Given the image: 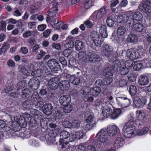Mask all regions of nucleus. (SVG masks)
<instances>
[{"label":"nucleus","mask_w":151,"mask_h":151,"mask_svg":"<svg viewBox=\"0 0 151 151\" xmlns=\"http://www.w3.org/2000/svg\"><path fill=\"white\" fill-rule=\"evenodd\" d=\"M23 119H20L18 116L10 115V117L12 122H13L12 124V126L13 127L12 129L15 132L19 131L21 127L23 128L25 127L27 122H30L31 118L29 114L25 113L23 114Z\"/></svg>","instance_id":"obj_1"},{"label":"nucleus","mask_w":151,"mask_h":151,"mask_svg":"<svg viewBox=\"0 0 151 151\" xmlns=\"http://www.w3.org/2000/svg\"><path fill=\"white\" fill-rule=\"evenodd\" d=\"M142 14L139 12H135L133 15H129V16L124 14H121L119 15L117 18L119 19L120 23H127L129 25H131L136 22H140L143 19Z\"/></svg>","instance_id":"obj_2"},{"label":"nucleus","mask_w":151,"mask_h":151,"mask_svg":"<svg viewBox=\"0 0 151 151\" xmlns=\"http://www.w3.org/2000/svg\"><path fill=\"white\" fill-rule=\"evenodd\" d=\"M82 89L81 91V96L84 101L92 102L94 99L93 96H96L101 92V90L99 86H95L90 89Z\"/></svg>","instance_id":"obj_3"},{"label":"nucleus","mask_w":151,"mask_h":151,"mask_svg":"<svg viewBox=\"0 0 151 151\" xmlns=\"http://www.w3.org/2000/svg\"><path fill=\"white\" fill-rule=\"evenodd\" d=\"M113 80L111 78H104L103 80L98 79L95 82L96 86H101L106 89L109 90V88L113 86Z\"/></svg>","instance_id":"obj_4"},{"label":"nucleus","mask_w":151,"mask_h":151,"mask_svg":"<svg viewBox=\"0 0 151 151\" xmlns=\"http://www.w3.org/2000/svg\"><path fill=\"white\" fill-rule=\"evenodd\" d=\"M71 134L67 131H63L60 133V138L59 140V145H61L62 149L65 147V146L67 145L69 142V140Z\"/></svg>","instance_id":"obj_5"},{"label":"nucleus","mask_w":151,"mask_h":151,"mask_svg":"<svg viewBox=\"0 0 151 151\" xmlns=\"http://www.w3.org/2000/svg\"><path fill=\"white\" fill-rule=\"evenodd\" d=\"M135 126H127L125 125L123 128L124 131L123 135L126 138H130L135 134Z\"/></svg>","instance_id":"obj_6"},{"label":"nucleus","mask_w":151,"mask_h":151,"mask_svg":"<svg viewBox=\"0 0 151 151\" xmlns=\"http://www.w3.org/2000/svg\"><path fill=\"white\" fill-rule=\"evenodd\" d=\"M48 66L52 72L57 73L61 69V66L58 62L56 60L52 59L48 61Z\"/></svg>","instance_id":"obj_7"},{"label":"nucleus","mask_w":151,"mask_h":151,"mask_svg":"<svg viewBox=\"0 0 151 151\" xmlns=\"http://www.w3.org/2000/svg\"><path fill=\"white\" fill-rule=\"evenodd\" d=\"M134 104L137 108H141L146 104L147 102L146 97L140 98L138 96H135L133 98Z\"/></svg>","instance_id":"obj_8"},{"label":"nucleus","mask_w":151,"mask_h":151,"mask_svg":"<svg viewBox=\"0 0 151 151\" xmlns=\"http://www.w3.org/2000/svg\"><path fill=\"white\" fill-rule=\"evenodd\" d=\"M91 36L95 45L97 47H101L104 39H102V37L98 34L95 31L91 33Z\"/></svg>","instance_id":"obj_9"},{"label":"nucleus","mask_w":151,"mask_h":151,"mask_svg":"<svg viewBox=\"0 0 151 151\" xmlns=\"http://www.w3.org/2000/svg\"><path fill=\"white\" fill-rule=\"evenodd\" d=\"M96 137L98 138V140L102 143H104L108 141L111 138L107 134L106 131L103 129L100 130L96 134Z\"/></svg>","instance_id":"obj_10"},{"label":"nucleus","mask_w":151,"mask_h":151,"mask_svg":"<svg viewBox=\"0 0 151 151\" xmlns=\"http://www.w3.org/2000/svg\"><path fill=\"white\" fill-rule=\"evenodd\" d=\"M49 22H50V24H48L49 27H51L57 30L60 29L62 25V22H59L58 20L55 18H51L48 17V24Z\"/></svg>","instance_id":"obj_11"},{"label":"nucleus","mask_w":151,"mask_h":151,"mask_svg":"<svg viewBox=\"0 0 151 151\" xmlns=\"http://www.w3.org/2000/svg\"><path fill=\"white\" fill-rule=\"evenodd\" d=\"M60 81V79L58 77L52 78L48 81V88L54 91L58 88Z\"/></svg>","instance_id":"obj_12"},{"label":"nucleus","mask_w":151,"mask_h":151,"mask_svg":"<svg viewBox=\"0 0 151 151\" xmlns=\"http://www.w3.org/2000/svg\"><path fill=\"white\" fill-rule=\"evenodd\" d=\"M56 0H53L54 3L52 4V6L48 11V16L51 18H55V16L58 10V3L56 2Z\"/></svg>","instance_id":"obj_13"},{"label":"nucleus","mask_w":151,"mask_h":151,"mask_svg":"<svg viewBox=\"0 0 151 151\" xmlns=\"http://www.w3.org/2000/svg\"><path fill=\"white\" fill-rule=\"evenodd\" d=\"M126 55L131 59L133 60L139 58L140 54L138 51L132 48L129 49L127 51Z\"/></svg>","instance_id":"obj_14"},{"label":"nucleus","mask_w":151,"mask_h":151,"mask_svg":"<svg viewBox=\"0 0 151 151\" xmlns=\"http://www.w3.org/2000/svg\"><path fill=\"white\" fill-rule=\"evenodd\" d=\"M85 136V133L82 130L75 131L74 134H71L69 141L72 142L75 139L78 140L83 138Z\"/></svg>","instance_id":"obj_15"},{"label":"nucleus","mask_w":151,"mask_h":151,"mask_svg":"<svg viewBox=\"0 0 151 151\" xmlns=\"http://www.w3.org/2000/svg\"><path fill=\"white\" fill-rule=\"evenodd\" d=\"M142 11H145L149 13H151V0H146L142 4H140L139 7Z\"/></svg>","instance_id":"obj_16"},{"label":"nucleus","mask_w":151,"mask_h":151,"mask_svg":"<svg viewBox=\"0 0 151 151\" xmlns=\"http://www.w3.org/2000/svg\"><path fill=\"white\" fill-rule=\"evenodd\" d=\"M103 52L105 55L109 59L114 56L113 55L112 47L108 44L104 45V48L103 49Z\"/></svg>","instance_id":"obj_17"},{"label":"nucleus","mask_w":151,"mask_h":151,"mask_svg":"<svg viewBox=\"0 0 151 151\" xmlns=\"http://www.w3.org/2000/svg\"><path fill=\"white\" fill-rule=\"evenodd\" d=\"M40 81L37 78H33L31 79L28 83L29 87L33 90L37 89L40 85Z\"/></svg>","instance_id":"obj_18"},{"label":"nucleus","mask_w":151,"mask_h":151,"mask_svg":"<svg viewBox=\"0 0 151 151\" xmlns=\"http://www.w3.org/2000/svg\"><path fill=\"white\" fill-rule=\"evenodd\" d=\"M116 100L119 104H120L123 107H127L129 106L131 104V100L125 97H118Z\"/></svg>","instance_id":"obj_19"},{"label":"nucleus","mask_w":151,"mask_h":151,"mask_svg":"<svg viewBox=\"0 0 151 151\" xmlns=\"http://www.w3.org/2000/svg\"><path fill=\"white\" fill-rule=\"evenodd\" d=\"M88 57L89 61L91 63H97L100 60L99 56L94 51L89 52L88 53Z\"/></svg>","instance_id":"obj_20"},{"label":"nucleus","mask_w":151,"mask_h":151,"mask_svg":"<svg viewBox=\"0 0 151 151\" xmlns=\"http://www.w3.org/2000/svg\"><path fill=\"white\" fill-rule=\"evenodd\" d=\"M136 117L138 121L142 122H145L148 120L147 115L143 110H137L136 112Z\"/></svg>","instance_id":"obj_21"},{"label":"nucleus","mask_w":151,"mask_h":151,"mask_svg":"<svg viewBox=\"0 0 151 151\" xmlns=\"http://www.w3.org/2000/svg\"><path fill=\"white\" fill-rule=\"evenodd\" d=\"M55 112L52 115L48 114V121H55L60 119L62 117V115L60 112L58 110H55Z\"/></svg>","instance_id":"obj_22"},{"label":"nucleus","mask_w":151,"mask_h":151,"mask_svg":"<svg viewBox=\"0 0 151 151\" xmlns=\"http://www.w3.org/2000/svg\"><path fill=\"white\" fill-rule=\"evenodd\" d=\"M113 68L111 67H107L104 69L103 71V74L105 78L113 79L112 76L114 71Z\"/></svg>","instance_id":"obj_23"},{"label":"nucleus","mask_w":151,"mask_h":151,"mask_svg":"<svg viewBox=\"0 0 151 151\" xmlns=\"http://www.w3.org/2000/svg\"><path fill=\"white\" fill-rule=\"evenodd\" d=\"M112 111L111 108L108 105L104 106L103 107L102 113V114L104 117L103 119L110 117Z\"/></svg>","instance_id":"obj_24"},{"label":"nucleus","mask_w":151,"mask_h":151,"mask_svg":"<svg viewBox=\"0 0 151 151\" xmlns=\"http://www.w3.org/2000/svg\"><path fill=\"white\" fill-rule=\"evenodd\" d=\"M59 101L61 105L66 106L68 105L70 103L71 98L69 95H64L60 97Z\"/></svg>","instance_id":"obj_25"},{"label":"nucleus","mask_w":151,"mask_h":151,"mask_svg":"<svg viewBox=\"0 0 151 151\" xmlns=\"http://www.w3.org/2000/svg\"><path fill=\"white\" fill-rule=\"evenodd\" d=\"M109 61L113 62L112 63V67L114 71H116L121 67L122 64L119 60H116V58L113 56V57L109 59Z\"/></svg>","instance_id":"obj_26"},{"label":"nucleus","mask_w":151,"mask_h":151,"mask_svg":"<svg viewBox=\"0 0 151 151\" xmlns=\"http://www.w3.org/2000/svg\"><path fill=\"white\" fill-rule=\"evenodd\" d=\"M118 128L114 125H111L108 126L106 132L107 134L111 138V137L114 135L117 132Z\"/></svg>","instance_id":"obj_27"},{"label":"nucleus","mask_w":151,"mask_h":151,"mask_svg":"<svg viewBox=\"0 0 151 151\" xmlns=\"http://www.w3.org/2000/svg\"><path fill=\"white\" fill-rule=\"evenodd\" d=\"M129 25L131 26H132L134 29L137 32H141L145 30V26L140 22H136L135 23Z\"/></svg>","instance_id":"obj_28"},{"label":"nucleus","mask_w":151,"mask_h":151,"mask_svg":"<svg viewBox=\"0 0 151 151\" xmlns=\"http://www.w3.org/2000/svg\"><path fill=\"white\" fill-rule=\"evenodd\" d=\"M70 83L67 80L61 81L59 84V87L61 91L66 90L69 88Z\"/></svg>","instance_id":"obj_29"},{"label":"nucleus","mask_w":151,"mask_h":151,"mask_svg":"<svg viewBox=\"0 0 151 151\" xmlns=\"http://www.w3.org/2000/svg\"><path fill=\"white\" fill-rule=\"evenodd\" d=\"M149 81L148 78L145 75L141 76L139 78L138 83L141 85H146L148 84Z\"/></svg>","instance_id":"obj_30"},{"label":"nucleus","mask_w":151,"mask_h":151,"mask_svg":"<svg viewBox=\"0 0 151 151\" xmlns=\"http://www.w3.org/2000/svg\"><path fill=\"white\" fill-rule=\"evenodd\" d=\"M139 124L140 125L141 124L139 121H137L136 119L133 117L131 116L129 118V120L125 124V125L127 126H135Z\"/></svg>","instance_id":"obj_31"},{"label":"nucleus","mask_w":151,"mask_h":151,"mask_svg":"<svg viewBox=\"0 0 151 151\" xmlns=\"http://www.w3.org/2000/svg\"><path fill=\"white\" fill-rule=\"evenodd\" d=\"M124 143L125 141L124 138L121 137H118L114 141V146L115 148H119L120 147L122 146Z\"/></svg>","instance_id":"obj_32"},{"label":"nucleus","mask_w":151,"mask_h":151,"mask_svg":"<svg viewBox=\"0 0 151 151\" xmlns=\"http://www.w3.org/2000/svg\"><path fill=\"white\" fill-rule=\"evenodd\" d=\"M99 32L102 39H104V38H106L108 36L106 27L105 25H101L99 28Z\"/></svg>","instance_id":"obj_33"},{"label":"nucleus","mask_w":151,"mask_h":151,"mask_svg":"<svg viewBox=\"0 0 151 151\" xmlns=\"http://www.w3.org/2000/svg\"><path fill=\"white\" fill-rule=\"evenodd\" d=\"M29 71L27 70L23 66H22L20 67V71L24 75L29 76L30 75V73L31 72L32 68V69L35 70V69L34 67V65L32 64H31L29 67Z\"/></svg>","instance_id":"obj_34"},{"label":"nucleus","mask_w":151,"mask_h":151,"mask_svg":"<svg viewBox=\"0 0 151 151\" xmlns=\"http://www.w3.org/2000/svg\"><path fill=\"white\" fill-rule=\"evenodd\" d=\"M36 103L35 104V106L37 108L42 107V111L46 114H47V105L45 104L43 105V102L41 101H39L38 100L36 101Z\"/></svg>","instance_id":"obj_35"},{"label":"nucleus","mask_w":151,"mask_h":151,"mask_svg":"<svg viewBox=\"0 0 151 151\" xmlns=\"http://www.w3.org/2000/svg\"><path fill=\"white\" fill-rule=\"evenodd\" d=\"M111 39L118 43H120L123 41V38L122 37L118 35H116L114 32L112 34Z\"/></svg>","instance_id":"obj_36"},{"label":"nucleus","mask_w":151,"mask_h":151,"mask_svg":"<svg viewBox=\"0 0 151 151\" xmlns=\"http://www.w3.org/2000/svg\"><path fill=\"white\" fill-rule=\"evenodd\" d=\"M31 91L29 89H24L22 91V97L24 98H29L31 97Z\"/></svg>","instance_id":"obj_37"},{"label":"nucleus","mask_w":151,"mask_h":151,"mask_svg":"<svg viewBox=\"0 0 151 151\" xmlns=\"http://www.w3.org/2000/svg\"><path fill=\"white\" fill-rule=\"evenodd\" d=\"M122 110L121 109H114L111 114V118L112 119L117 118L121 114Z\"/></svg>","instance_id":"obj_38"},{"label":"nucleus","mask_w":151,"mask_h":151,"mask_svg":"<svg viewBox=\"0 0 151 151\" xmlns=\"http://www.w3.org/2000/svg\"><path fill=\"white\" fill-rule=\"evenodd\" d=\"M55 135L53 131L48 133V135L49 137H48V144H52L55 143V140L54 139L55 137Z\"/></svg>","instance_id":"obj_39"},{"label":"nucleus","mask_w":151,"mask_h":151,"mask_svg":"<svg viewBox=\"0 0 151 151\" xmlns=\"http://www.w3.org/2000/svg\"><path fill=\"white\" fill-rule=\"evenodd\" d=\"M33 104V103L32 101L28 100L26 101L23 103L22 106L25 109L29 110L32 108Z\"/></svg>","instance_id":"obj_40"},{"label":"nucleus","mask_w":151,"mask_h":151,"mask_svg":"<svg viewBox=\"0 0 151 151\" xmlns=\"http://www.w3.org/2000/svg\"><path fill=\"white\" fill-rule=\"evenodd\" d=\"M9 48V44L7 42H4L0 48V55L4 54Z\"/></svg>","instance_id":"obj_41"},{"label":"nucleus","mask_w":151,"mask_h":151,"mask_svg":"<svg viewBox=\"0 0 151 151\" xmlns=\"http://www.w3.org/2000/svg\"><path fill=\"white\" fill-rule=\"evenodd\" d=\"M106 12V9L105 7H102L99 10L96 14V17L99 19H101L105 14Z\"/></svg>","instance_id":"obj_42"},{"label":"nucleus","mask_w":151,"mask_h":151,"mask_svg":"<svg viewBox=\"0 0 151 151\" xmlns=\"http://www.w3.org/2000/svg\"><path fill=\"white\" fill-rule=\"evenodd\" d=\"M69 80L70 83L75 85H78L80 83V78L74 76H71Z\"/></svg>","instance_id":"obj_43"},{"label":"nucleus","mask_w":151,"mask_h":151,"mask_svg":"<svg viewBox=\"0 0 151 151\" xmlns=\"http://www.w3.org/2000/svg\"><path fill=\"white\" fill-rule=\"evenodd\" d=\"M129 71V70L128 68L124 66L120 67L119 69L116 70V71L119 72L122 75H125L128 73Z\"/></svg>","instance_id":"obj_44"},{"label":"nucleus","mask_w":151,"mask_h":151,"mask_svg":"<svg viewBox=\"0 0 151 151\" xmlns=\"http://www.w3.org/2000/svg\"><path fill=\"white\" fill-rule=\"evenodd\" d=\"M128 91L130 94L132 96L136 94L137 89L135 86L131 85L129 87Z\"/></svg>","instance_id":"obj_45"},{"label":"nucleus","mask_w":151,"mask_h":151,"mask_svg":"<svg viewBox=\"0 0 151 151\" xmlns=\"http://www.w3.org/2000/svg\"><path fill=\"white\" fill-rule=\"evenodd\" d=\"M137 40V36L134 34H130L129 35L127 38V41L129 42H134Z\"/></svg>","instance_id":"obj_46"},{"label":"nucleus","mask_w":151,"mask_h":151,"mask_svg":"<svg viewBox=\"0 0 151 151\" xmlns=\"http://www.w3.org/2000/svg\"><path fill=\"white\" fill-rule=\"evenodd\" d=\"M75 47L77 50H79L83 48V43L79 40H76L75 43Z\"/></svg>","instance_id":"obj_47"},{"label":"nucleus","mask_w":151,"mask_h":151,"mask_svg":"<svg viewBox=\"0 0 151 151\" xmlns=\"http://www.w3.org/2000/svg\"><path fill=\"white\" fill-rule=\"evenodd\" d=\"M106 23L107 26L109 27H111L114 25L115 23V21L112 16H110L107 17Z\"/></svg>","instance_id":"obj_48"},{"label":"nucleus","mask_w":151,"mask_h":151,"mask_svg":"<svg viewBox=\"0 0 151 151\" xmlns=\"http://www.w3.org/2000/svg\"><path fill=\"white\" fill-rule=\"evenodd\" d=\"M136 75L133 73H130L128 74L127 79L128 82H133L136 81Z\"/></svg>","instance_id":"obj_49"},{"label":"nucleus","mask_w":151,"mask_h":151,"mask_svg":"<svg viewBox=\"0 0 151 151\" xmlns=\"http://www.w3.org/2000/svg\"><path fill=\"white\" fill-rule=\"evenodd\" d=\"M149 128L147 127H145L142 129L138 130L137 132V134L139 135H142L146 134L149 131Z\"/></svg>","instance_id":"obj_50"},{"label":"nucleus","mask_w":151,"mask_h":151,"mask_svg":"<svg viewBox=\"0 0 151 151\" xmlns=\"http://www.w3.org/2000/svg\"><path fill=\"white\" fill-rule=\"evenodd\" d=\"M126 32V29L124 27L121 26L118 27L117 29V34L121 36L124 35Z\"/></svg>","instance_id":"obj_51"},{"label":"nucleus","mask_w":151,"mask_h":151,"mask_svg":"<svg viewBox=\"0 0 151 151\" xmlns=\"http://www.w3.org/2000/svg\"><path fill=\"white\" fill-rule=\"evenodd\" d=\"M143 66V64L141 63H136L133 67V70L136 71L141 70Z\"/></svg>","instance_id":"obj_52"},{"label":"nucleus","mask_w":151,"mask_h":151,"mask_svg":"<svg viewBox=\"0 0 151 151\" xmlns=\"http://www.w3.org/2000/svg\"><path fill=\"white\" fill-rule=\"evenodd\" d=\"M134 62L132 60H127L126 61L125 63V67L128 68L129 69L131 68L133 66Z\"/></svg>","instance_id":"obj_53"},{"label":"nucleus","mask_w":151,"mask_h":151,"mask_svg":"<svg viewBox=\"0 0 151 151\" xmlns=\"http://www.w3.org/2000/svg\"><path fill=\"white\" fill-rule=\"evenodd\" d=\"M33 70L32 68L31 75L32 76H35L37 77H39L41 75V70L40 69H37V70Z\"/></svg>","instance_id":"obj_54"},{"label":"nucleus","mask_w":151,"mask_h":151,"mask_svg":"<svg viewBox=\"0 0 151 151\" xmlns=\"http://www.w3.org/2000/svg\"><path fill=\"white\" fill-rule=\"evenodd\" d=\"M14 89V85H10L6 86L4 90V91L6 93L9 94V93Z\"/></svg>","instance_id":"obj_55"},{"label":"nucleus","mask_w":151,"mask_h":151,"mask_svg":"<svg viewBox=\"0 0 151 151\" xmlns=\"http://www.w3.org/2000/svg\"><path fill=\"white\" fill-rule=\"evenodd\" d=\"M63 109V111L65 113H68L71 111L72 109V107L69 105L64 106Z\"/></svg>","instance_id":"obj_56"},{"label":"nucleus","mask_w":151,"mask_h":151,"mask_svg":"<svg viewBox=\"0 0 151 151\" xmlns=\"http://www.w3.org/2000/svg\"><path fill=\"white\" fill-rule=\"evenodd\" d=\"M113 97L112 96L110 95H107L105 97H104L103 102L106 104L110 103V101H111L112 100Z\"/></svg>","instance_id":"obj_57"},{"label":"nucleus","mask_w":151,"mask_h":151,"mask_svg":"<svg viewBox=\"0 0 151 151\" xmlns=\"http://www.w3.org/2000/svg\"><path fill=\"white\" fill-rule=\"evenodd\" d=\"M92 6L91 0H86L84 3V6L86 9H89Z\"/></svg>","instance_id":"obj_58"},{"label":"nucleus","mask_w":151,"mask_h":151,"mask_svg":"<svg viewBox=\"0 0 151 151\" xmlns=\"http://www.w3.org/2000/svg\"><path fill=\"white\" fill-rule=\"evenodd\" d=\"M31 97L32 99L34 101H37L39 98V95L38 93L36 91L34 92L32 95V96H31Z\"/></svg>","instance_id":"obj_59"},{"label":"nucleus","mask_w":151,"mask_h":151,"mask_svg":"<svg viewBox=\"0 0 151 151\" xmlns=\"http://www.w3.org/2000/svg\"><path fill=\"white\" fill-rule=\"evenodd\" d=\"M62 125L64 127L67 128H70L72 126V123L68 121L63 122L62 123Z\"/></svg>","instance_id":"obj_60"},{"label":"nucleus","mask_w":151,"mask_h":151,"mask_svg":"<svg viewBox=\"0 0 151 151\" xmlns=\"http://www.w3.org/2000/svg\"><path fill=\"white\" fill-rule=\"evenodd\" d=\"M86 26L88 28H90L93 27V23L89 20H88L84 22Z\"/></svg>","instance_id":"obj_61"},{"label":"nucleus","mask_w":151,"mask_h":151,"mask_svg":"<svg viewBox=\"0 0 151 151\" xmlns=\"http://www.w3.org/2000/svg\"><path fill=\"white\" fill-rule=\"evenodd\" d=\"M145 20V24L147 26H150L151 25V18L150 16H147L144 19Z\"/></svg>","instance_id":"obj_62"},{"label":"nucleus","mask_w":151,"mask_h":151,"mask_svg":"<svg viewBox=\"0 0 151 151\" xmlns=\"http://www.w3.org/2000/svg\"><path fill=\"white\" fill-rule=\"evenodd\" d=\"M127 81L125 79L122 78L119 81V84L121 87H123L127 86Z\"/></svg>","instance_id":"obj_63"},{"label":"nucleus","mask_w":151,"mask_h":151,"mask_svg":"<svg viewBox=\"0 0 151 151\" xmlns=\"http://www.w3.org/2000/svg\"><path fill=\"white\" fill-rule=\"evenodd\" d=\"M23 12L21 10L16 9L14 12L13 15L14 16L19 17L21 16Z\"/></svg>","instance_id":"obj_64"}]
</instances>
